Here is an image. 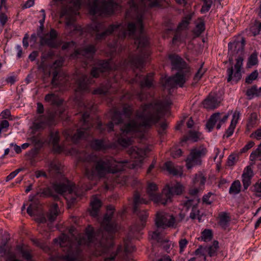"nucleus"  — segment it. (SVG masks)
Instances as JSON below:
<instances>
[{"instance_id":"obj_27","label":"nucleus","mask_w":261,"mask_h":261,"mask_svg":"<svg viewBox=\"0 0 261 261\" xmlns=\"http://www.w3.org/2000/svg\"><path fill=\"white\" fill-rule=\"evenodd\" d=\"M205 180L206 178L202 173L196 174L194 178L193 179V183L195 187L199 186V187H195L194 189H191L190 191V193L192 195H196L200 191L202 190Z\"/></svg>"},{"instance_id":"obj_11","label":"nucleus","mask_w":261,"mask_h":261,"mask_svg":"<svg viewBox=\"0 0 261 261\" xmlns=\"http://www.w3.org/2000/svg\"><path fill=\"white\" fill-rule=\"evenodd\" d=\"M206 153L207 149L203 146L192 149L186 160L187 168L190 169L194 166L200 165L201 163V158L205 156Z\"/></svg>"},{"instance_id":"obj_33","label":"nucleus","mask_w":261,"mask_h":261,"mask_svg":"<svg viewBox=\"0 0 261 261\" xmlns=\"http://www.w3.org/2000/svg\"><path fill=\"white\" fill-rule=\"evenodd\" d=\"M91 210L90 214L93 217H96L100 207L101 206V201L95 196H93L90 202Z\"/></svg>"},{"instance_id":"obj_58","label":"nucleus","mask_w":261,"mask_h":261,"mask_svg":"<svg viewBox=\"0 0 261 261\" xmlns=\"http://www.w3.org/2000/svg\"><path fill=\"white\" fill-rule=\"evenodd\" d=\"M236 125H234L233 124H232L230 123L229 126L226 130L225 133L223 136V137L224 138L226 137V138H228L229 137H230L233 133L234 129L236 127Z\"/></svg>"},{"instance_id":"obj_17","label":"nucleus","mask_w":261,"mask_h":261,"mask_svg":"<svg viewBox=\"0 0 261 261\" xmlns=\"http://www.w3.org/2000/svg\"><path fill=\"white\" fill-rule=\"evenodd\" d=\"M94 81L92 78L84 74L77 75L75 77L76 93L89 91V85Z\"/></svg>"},{"instance_id":"obj_26","label":"nucleus","mask_w":261,"mask_h":261,"mask_svg":"<svg viewBox=\"0 0 261 261\" xmlns=\"http://www.w3.org/2000/svg\"><path fill=\"white\" fill-rule=\"evenodd\" d=\"M171 198L169 191L165 187L161 194H156L154 196H153L151 200L155 203L165 205L171 201Z\"/></svg>"},{"instance_id":"obj_45","label":"nucleus","mask_w":261,"mask_h":261,"mask_svg":"<svg viewBox=\"0 0 261 261\" xmlns=\"http://www.w3.org/2000/svg\"><path fill=\"white\" fill-rule=\"evenodd\" d=\"M96 128L97 129L100 131V133H103V131L106 128L108 132H110L113 130L114 124L113 122H110L107 124L105 125V126H103L101 122H98L97 124V126H96Z\"/></svg>"},{"instance_id":"obj_63","label":"nucleus","mask_w":261,"mask_h":261,"mask_svg":"<svg viewBox=\"0 0 261 261\" xmlns=\"http://www.w3.org/2000/svg\"><path fill=\"white\" fill-rule=\"evenodd\" d=\"M168 127L167 122L164 121L160 124V128L159 130V133L161 135H164L165 134V130Z\"/></svg>"},{"instance_id":"obj_48","label":"nucleus","mask_w":261,"mask_h":261,"mask_svg":"<svg viewBox=\"0 0 261 261\" xmlns=\"http://www.w3.org/2000/svg\"><path fill=\"white\" fill-rule=\"evenodd\" d=\"M219 248V242L217 241H214L213 245L210 246L207 248V253L210 256H214L216 255L217 250Z\"/></svg>"},{"instance_id":"obj_59","label":"nucleus","mask_w":261,"mask_h":261,"mask_svg":"<svg viewBox=\"0 0 261 261\" xmlns=\"http://www.w3.org/2000/svg\"><path fill=\"white\" fill-rule=\"evenodd\" d=\"M37 206L35 203H31L27 208V212L31 216L35 215Z\"/></svg>"},{"instance_id":"obj_61","label":"nucleus","mask_w":261,"mask_h":261,"mask_svg":"<svg viewBox=\"0 0 261 261\" xmlns=\"http://www.w3.org/2000/svg\"><path fill=\"white\" fill-rule=\"evenodd\" d=\"M242 177L243 187L245 190H246L251 184V180L252 178L245 176H242Z\"/></svg>"},{"instance_id":"obj_35","label":"nucleus","mask_w":261,"mask_h":261,"mask_svg":"<svg viewBox=\"0 0 261 261\" xmlns=\"http://www.w3.org/2000/svg\"><path fill=\"white\" fill-rule=\"evenodd\" d=\"M45 101L49 102L52 105L60 106L63 101L59 96L54 93H49L45 96Z\"/></svg>"},{"instance_id":"obj_55","label":"nucleus","mask_w":261,"mask_h":261,"mask_svg":"<svg viewBox=\"0 0 261 261\" xmlns=\"http://www.w3.org/2000/svg\"><path fill=\"white\" fill-rule=\"evenodd\" d=\"M149 236L153 240H156L158 242H162V239L161 237V233L158 230L154 231L153 232H150L149 233Z\"/></svg>"},{"instance_id":"obj_52","label":"nucleus","mask_w":261,"mask_h":261,"mask_svg":"<svg viewBox=\"0 0 261 261\" xmlns=\"http://www.w3.org/2000/svg\"><path fill=\"white\" fill-rule=\"evenodd\" d=\"M250 160L251 161H261V148H257L254 151H252L250 155Z\"/></svg>"},{"instance_id":"obj_54","label":"nucleus","mask_w":261,"mask_h":261,"mask_svg":"<svg viewBox=\"0 0 261 261\" xmlns=\"http://www.w3.org/2000/svg\"><path fill=\"white\" fill-rule=\"evenodd\" d=\"M258 60L257 55L255 54H252L249 57L248 61V66L250 67L252 66L255 65L257 64Z\"/></svg>"},{"instance_id":"obj_20","label":"nucleus","mask_w":261,"mask_h":261,"mask_svg":"<svg viewBox=\"0 0 261 261\" xmlns=\"http://www.w3.org/2000/svg\"><path fill=\"white\" fill-rule=\"evenodd\" d=\"M96 51V46L93 44H89L85 46L83 48L75 50L71 55V58L75 59L83 57L87 58H92Z\"/></svg>"},{"instance_id":"obj_40","label":"nucleus","mask_w":261,"mask_h":261,"mask_svg":"<svg viewBox=\"0 0 261 261\" xmlns=\"http://www.w3.org/2000/svg\"><path fill=\"white\" fill-rule=\"evenodd\" d=\"M241 182L239 180L234 181L231 185L229 193L231 195H236L239 194L241 191Z\"/></svg>"},{"instance_id":"obj_12","label":"nucleus","mask_w":261,"mask_h":261,"mask_svg":"<svg viewBox=\"0 0 261 261\" xmlns=\"http://www.w3.org/2000/svg\"><path fill=\"white\" fill-rule=\"evenodd\" d=\"M155 224L158 228L165 229L175 227L176 221L172 215L164 211L158 212L156 214Z\"/></svg>"},{"instance_id":"obj_13","label":"nucleus","mask_w":261,"mask_h":261,"mask_svg":"<svg viewBox=\"0 0 261 261\" xmlns=\"http://www.w3.org/2000/svg\"><path fill=\"white\" fill-rule=\"evenodd\" d=\"M164 0H129V11L138 13L139 11L143 10L148 5L150 7H159ZM166 1V0H164Z\"/></svg>"},{"instance_id":"obj_23","label":"nucleus","mask_w":261,"mask_h":261,"mask_svg":"<svg viewBox=\"0 0 261 261\" xmlns=\"http://www.w3.org/2000/svg\"><path fill=\"white\" fill-rule=\"evenodd\" d=\"M69 77L63 74L58 76V72L56 70L53 73V77L51 84L54 87L61 86L67 87L69 85Z\"/></svg>"},{"instance_id":"obj_8","label":"nucleus","mask_w":261,"mask_h":261,"mask_svg":"<svg viewBox=\"0 0 261 261\" xmlns=\"http://www.w3.org/2000/svg\"><path fill=\"white\" fill-rule=\"evenodd\" d=\"M148 202V200L140 198L138 192H135L134 196L133 212L140 218L141 222V226L137 228H136V226H134L131 228V231L134 230L136 231H139L144 227L146 219L148 217V214L146 210L142 206V204H147Z\"/></svg>"},{"instance_id":"obj_25","label":"nucleus","mask_w":261,"mask_h":261,"mask_svg":"<svg viewBox=\"0 0 261 261\" xmlns=\"http://www.w3.org/2000/svg\"><path fill=\"white\" fill-rule=\"evenodd\" d=\"M60 141V136L58 132H51L50 133L49 141L53 145V150L55 152L61 153L63 151L65 148L64 145H60L59 142Z\"/></svg>"},{"instance_id":"obj_38","label":"nucleus","mask_w":261,"mask_h":261,"mask_svg":"<svg viewBox=\"0 0 261 261\" xmlns=\"http://www.w3.org/2000/svg\"><path fill=\"white\" fill-rule=\"evenodd\" d=\"M58 215V205L57 203H53L49 209L47 214V218L49 221H54Z\"/></svg>"},{"instance_id":"obj_37","label":"nucleus","mask_w":261,"mask_h":261,"mask_svg":"<svg viewBox=\"0 0 261 261\" xmlns=\"http://www.w3.org/2000/svg\"><path fill=\"white\" fill-rule=\"evenodd\" d=\"M37 195L40 197H53L55 199H58V196L53 194V190L51 188L47 187L43 189H40L39 191L37 192Z\"/></svg>"},{"instance_id":"obj_24","label":"nucleus","mask_w":261,"mask_h":261,"mask_svg":"<svg viewBox=\"0 0 261 261\" xmlns=\"http://www.w3.org/2000/svg\"><path fill=\"white\" fill-rule=\"evenodd\" d=\"M91 147L95 150H105L112 147V144L109 141L105 139H94L91 142Z\"/></svg>"},{"instance_id":"obj_32","label":"nucleus","mask_w":261,"mask_h":261,"mask_svg":"<svg viewBox=\"0 0 261 261\" xmlns=\"http://www.w3.org/2000/svg\"><path fill=\"white\" fill-rule=\"evenodd\" d=\"M220 101L215 96L210 95L208 97L205 99L203 102V107L206 109H214L218 106Z\"/></svg>"},{"instance_id":"obj_7","label":"nucleus","mask_w":261,"mask_h":261,"mask_svg":"<svg viewBox=\"0 0 261 261\" xmlns=\"http://www.w3.org/2000/svg\"><path fill=\"white\" fill-rule=\"evenodd\" d=\"M87 5L89 13L92 15H110L121 9V6L113 0H103L100 6L98 5V0H87Z\"/></svg>"},{"instance_id":"obj_15","label":"nucleus","mask_w":261,"mask_h":261,"mask_svg":"<svg viewBox=\"0 0 261 261\" xmlns=\"http://www.w3.org/2000/svg\"><path fill=\"white\" fill-rule=\"evenodd\" d=\"M58 32L54 29H51L49 32L40 37V43L41 45H47L53 48H57L61 43L57 40Z\"/></svg>"},{"instance_id":"obj_53","label":"nucleus","mask_w":261,"mask_h":261,"mask_svg":"<svg viewBox=\"0 0 261 261\" xmlns=\"http://www.w3.org/2000/svg\"><path fill=\"white\" fill-rule=\"evenodd\" d=\"M246 95L249 97L250 99L253 97L254 96L258 95V91L256 86H253L251 88L248 89L246 91Z\"/></svg>"},{"instance_id":"obj_39","label":"nucleus","mask_w":261,"mask_h":261,"mask_svg":"<svg viewBox=\"0 0 261 261\" xmlns=\"http://www.w3.org/2000/svg\"><path fill=\"white\" fill-rule=\"evenodd\" d=\"M16 250L21 254L23 258L29 261L31 260L32 256L29 249L24 248L23 245H19L17 246Z\"/></svg>"},{"instance_id":"obj_19","label":"nucleus","mask_w":261,"mask_h":261,"mask_svg":"<svg viewBox=\"0 0 261 261\" xmlns=\"http://www.w3.org/2000/svg\"><path fill=\"white\" fill-rule=\"evenodd\" d=\"M133 113V110L130 106H124L123 107L122 111L121 112L118 110L114 109L111 111V118L112 121L116 124H119L122 122V116L127 118H129Z\"/></svg>"},{"instance_id":"obj_18","label":"nucleus","mask_w":261,"mask_h":261,"mask_svg":"<svg viewBox=\"0 0 261 261\" xmlns=\"http://www.w3.org/2000/svg\"><path fill=\"white\" fill-rule=\"evenodd\" d=\"M243 58L239 57L237 59V62L234 65V71L233 67H231L227 70L228 75L227 82L231 81L238 82L242 77L241 68L243 65Z\"/></svg>"},{"instance_id":"obj_6","label":"nucleus","mask_w":261,"mask_h":261,"mask_svg":"<svg viewBox=\"0 0 261 261\" xmlns=\"http://www.w3.org/2000/svg\"><path fill=\"white\" fill-rule=\"evenodd\" d=\"M169 58L171 61L172 69L177 70L176 73L168 77L163 84L165 88L171 89L177 85L182 87L185 83L187 74L190 69L187 63L177 55H170Z\"/></svg>"},{"instance_id":"obj_5","label":"nucleus","mask_w":261,"mask_h":261,"mask_svg":"<svg viewBox=\"0 0 261 261\" xmlns=\"http://www.w3.org/2000/svg\"><path fill=\"white\" fill-rule=\"evenodd\" d=\"M78 106L80 109V112L84 111L81 120L82 123L80 128L77 129L76 133L73 134V131L70 129L65 130L63 135L66 141L72 143H77L80 140L86 139L90 135L89 129L93 126V120L90 116V111L93 107L92 102H88L84 100L79 102Z\"/></svg>"},{"instance_id":"obj_34","label":"nucleus","mask_w":261,"mask_h":261,"mask_svg":"<svg viewBox=\"0 0 261 261\" xmlns=\"http://www.w3.org/2000/svg\"><path fill=\"white\" fill-rule=\"evenodd\" d=\"M165 188L169 191V193L170 194L171 197L173 195L181 194L184 190V187L179 182L176 183L171 187H170L169 185H167Z\"/></svg>"},{"instance_id":"obj_21","label":"nucleus","mask_w":261,"mask_h":261,"mask_svg":"<svg viewBox=\"0 0 261 261\" xmlns=\"http://www.w3.org/2000/svg\"><path fill=\"white\" fill-rule=\"evenodd\" d=\"M48 171L49 177L55 179L62 178L63 175V166L58 161L54 160L48 164Z\"/></svg>"},{"instance_id":"obj_41","label":"nucleus","mask_w":261,"mask_h":261,"mask_svg":"<svg viewBox=\"0 0 261 261\" xmlns=\"http://www.w3.org/2000/svg\"><path fill=\"white\" fill-rule=\"evenodd\" d=\"M195 255L196 256L191 258L188 261H205L206 256L202 252V248L199 247L195 251Z\"/></svg>"},{"instance_id":"obj_46","label":"nucleus","mask_w":261,"mask_h":261,"mask_svg":"<svg viewBox=\"0 0 261 261\" xmlns=\"http://www.w3.org/2000/svg\"><path fill=\"white\" fill-rule=\"evenodd\" d=\"M192 18V15L188 14L183 18L181 22L178 25V30H181L186 29L188 28L190 21Z\"/></svg>"},{"instance_id":"obj_14","label":"nucleus","mask_w":261,"mask_h":261,"mask_svg":"<svg viewBox=\"0 0 261 261\" xmlns=\"http://www.w3.org/2000/svg\"><path fill=\"white\" fill-rule=\"evenodd\" d=\"M153 74L149 73L146 76L137 74L136 77L133 80V83H138L141 88V91L136 94L137 97L142 101L146 98L142 94L143 89L145 87L150 88L152 86Z\"/></svg>"},{"instance_id":"obj_49","label":"nucleus","mask_w":261,"mask_h":261,"mask_svg":"<svg viewBox=\"0 0 261 261\" xmlns=\"http://www.w3.org/2000/svg\"><path fill=\"white\" fill-rule=\"evenodd\" d=\"M204 63H201L200 67L195 73L194 80L196 82L199 81L206 71V69L203 67Z\"/></svg>"},{"instance_id":"obj_44","label":"nucleus","mask_w":261,"mask_h":261,"mask_svg":"<svg viewBox=\"0 0 261 261\" xmlns=\"http://www.w3.org/2000/svg\"><path fill=\"white\" fill-rule=\"evenodd\" d=\"M199 137V133L196 132L190 131L189 134L187 136H185L182 140V142H186L188 140H191L193 142H196L198 141Z\"/></svg>"},{"instance_id":"obj_30","label":"nucleus","mask_w":261,"mask_h":261,"mask_svg":"<svg viewBox=\"0 0 261 261\" xmlns=\"http://www.w3.org/2000/svg\"><path fill=\"white\" fill-rule=\"evenodd\" d=\"M53 188L58 194H62L65 192L72 193L74 189V185H72L68 181L67 185L54 184Z\"/></svg>"},{"instance_id":"obj_1","label":"nucleus","mask_w":261,"mask_h":261,"mask_svg":"<svg viewBox=\"0 0 261 261\" xmlns=\"http://www.w3.org/2000/svg\"><path fill=\"white\" fill-rule=\"evenodd\" d=\"M114 207L110 205L107 206V212L103 217L101 226L107 233L108 237H105L104 232H102V237L98 241L94 236L93 228L89 225L85 230V233L80 234L77 237L74 236L73 232L74 228L71 227L69 233L72 240L69 236L62 234L58 240L55 239V242H58L63 251L65 252L64 255L60 256L61 259L64 261H81L82 258V246L86 245L90 248H93L97 253L102 255L108 254L104 257V261H133L130 252L135 250V247L128 245L125 241L124 250L122 251L121 246L118 247L116 252H111V247L113 246V234L117 230L118 225L112 221L114 213Z\"/></svg>"},{"instance_id":"obj_60","label":"nucleus","mask_w":261,"mask_h":261,"mask_svg":"<svg viewBox=\"0 0 261 261\" xmlns=\"http://www.w3.org/2000/svg\"><path fill=\"white\" fill-rule=\"evenodd\" d=\"M188 241L186 239H181L179 241V246L180 252L181 253L184 251L185 248L187 247Z\"/></svg>"},{"instance_id":"obj_29","label":"nucleus","mask_w":261,"mask_h":261,"mask_svg":"<svg viewBox=\"0 0 261 261\" xmlns=\"http://www.w3.org/2000/svg\"><path fill=\"white\" fill-rule=\"evenodd\" d=\"M115 86H112L110 82H107L105 84H102L100 87L95 89L93 93L94 94H99L101 95H106L108 93H112L116 92Z\"/></svg>"},{"instance_id":"obj_2","label":"nucleus","mask_w":261,"mask_h":261,"mask_svg":"<svg viewBox=\"0 0 261 261\" xmlns=\"http://www.w3.org/2000/svg\"><path fill=\"white\" fill-rule=\"evenodd\" d=\"M142 20V16L139 15L135 23H128L126 30L122 23L112 24L106 29L104 23L93 22L88 28L89 31L95 34V39L97 41L105 39L113 33L117 34V39L112 45L114 48H116L118 43H120V41L127 36L134 39L135 43L137 45L139 54L136 56L129 57L128 61H125L124 64L133 68L141 69L150 54L149 41L144 33Z\"/></svg>"},{"instance_id":"obj_62","label":"nucleus","mask_w":261,"mask_h":261,"mask_svg":"<svg viewBox=\"0 0 261 261\" xmlns=\"http://www.w3.org/2000/svg\"><path fill=\"white\" fill-rule=\"evenodd\" d=\"M237 156L236 154H230L227 159V165L229 166H233L237 160Z\"/></svg>"},{"instance_id":"obj_4","label":"nucleus","mask_w":261,"mask_h":261,"mask_svg":"<svg viewBox=\"0 0 261 261\" xmlns=\"http://www.w3.org/2000/svg\"><path fill=\"white\" fill-rule=\"evenodd\" d=\"M79 158L83 162H94L91 168H86L85 169V175L90 180L101 178L107 174L121 171L128 164L127 160L117 161L113 157L109 156L95 160V155L84 153L83 157L80 155Z\"/></svg>"},{"instance_id":"obj_31","label":"nucleus","mask_w":261,"mask_h":261,"mask_svg":"<svg viewBox=\"0 0 261 261\" xmlns=\"http://www.w3.org/2000/svg\"><path fill=\"white\" fill-rule=\"evenodd\" d=\"M165 169L171 174L181 176L182 174V168L180 166H175L170 161L167 162L164 165Z\"/></svg>"},{"instance_id":"obj_16","label":"nucleus","mask_w":261,"mask_h":261,"mask_svg":"<svg viewBox=\"0 0 261 261\" xmlns=\"http://www.w3.org/2000/svg\"><path fill=\"white\" fill-rule=\"evenodd\" d=\"M228 118V115H223L222 113H216L213 114L206 124V128L208 132H211L214 125L217 123L216 128L219 129L222 124L224 123Z\"/></svg>"},{"instance_id":"obj_9","label":"nucleus","mask_w":261,"mask_h":261,"mask_svg":"<svg viewBox=\"0 0 261 261\" xmlns=\"http://www.w3.org/2000/svg\"><path fill=\"white\" fill-rule=\"evenodd\" d=\"M74 10L67 8H63L60 13V17H65L66 28V29H72L73 31L80 30L81 27H77L75 24V16L79 14L77 12L81 5V0H72Z\"/></svg>"},{"instance_id":"obj_42","label":"nucleus","mask_w":261,"mask_h":261,"mask_svg":"<svg viewBox=\"0 0 261 261\" xmlns=\"http://www.w3.org/2000/svg\"><path fill=\"white\" fill-rule=\"evenodd\" d=\"M219 225L223 228H225L228 224V222L230 221V218L228 216L227 214L225 212L221 213L219 215Z\"/></svg>"},{"instance_id":"obj_3","label":"nucleus","mask_w":261,"mask_h":261,"mask_svg":"<svg viewBox=\"0 0 261 261\" xmlns=\"http://www.w3.org/2000/svg\"><path fill=\"white\" fill-rule=\"evenodd\" d=\"M167 107L162 100L142 105L135 112V118L121 128L117 142L123 147L132 143L131 134L142 132L156 124L164 116Z\"/></svg>"},{"instance_id":"obj_50","label":"nucleus","mask_w":261,"mask_h":261,"mask_svg":"<svg viewBox=\"0 0 261 261\" xmlns=\"http://www.w3.org/2000/svg\"><path fill=\"white\" fill-rule=\"evenodd\" d=\"M158 190L157 185L153 183H150L148 184L147 189V192L149 195L150 199L154 196L156 193V191Z\"/></svg>"},{"instance_id":"obj_47","label":"nucleus","mask_w":261,"mask_h":261,"mask_svg":"<svg viewBox=\"0 0 261 261\" xmlns=\"http://www.w3.org/2000/svg\"><path fill=\"white\" fill-rule=\"evenodd\" d=\"M213 237L212 231L210 229H205L201 232V236L199 240L204 242H208L211 241Z\"/></svg>"},{"instance_id":"obj_10","label":"nucleus","mask_w":261,"mask_h":261,"mask_svg":"<svg viewBox=\"0 0 261 261\" xmlns=\"http://www.w3.org/2000/svg\"><path fill=\"white\" fill-rule=\"evenodd\" d=\"M151 149L149 146L139 147L138 146H132L128 149L127 152L132 159L136 160L128 165V167L136 169L141 167L142 161L145 158L147 153L149 152Z\"/></svg>"},{"instance_id":"obj_64","label":"nucleus","mask_w":261,"mask_h":261,"mask_svg":"<svg viewBox=\"0 0 261 261\" xmlns=\"http://www.w3.org/2000/svg\"><path fill=\"white\" fill-rule=\"evenodd\" d=\"M240 116V113L238 111H235L233 114L232 119L230 123L236 125L239 119Z\"/></svg>"},{"instance_id":"obj_43","label":"nucleus","mask_w":261,"mask_h":261,"mask_svg":"<svg viewBox=\"0 0 261 261\" xmlns=\"http://www.w3.org/2000/svg\"><path fill=\"white\" fill-rule=\"evenodd\" d=\"M204 30V21L202 18H199L196 24L195 28L194 30V33L197 36H199Z\"/></svg>"},{"instance_id":"obj_36","label":"nucleus","mask_w":261,"mask_h":261,"mask_svg":"<svg viewBox=\"0 0 261 261\" xmlns=\"http://www.w3.org/2000/svg\"><path fill=\"white\" fill-rule=\"evenodd\" d=\"M245 42L244 39L242 38L240 41H234L229 43L228 45L229 51L237 50V53L239 51H242L245 45Z\"/></svg>"},{"instance_id":"obj_56","label":"nucleus","mask_w":261,"mask_h":261,"mask_svg":"<svg viewBox=\"0 0 261 261\" xmlns=\"http://www.w3.org/2000/svg\"><path fill=\"white\" fill-rule=\"evenodd\" d=\"M253 175L254 174L251 167L250 166H248L245 168L242 176L252 178Z\"/></svg>"},{"instance_id":"obj_51","label":"nucleus","mask_w":261,"mask_h":261,"mask_svg":"<svg viewBox=\"0 0 261 261\" xmlns=\"http://www.w3.org/2000/svg\"><path fill=\"white\" fill-rule=\"evenodd\" d=\"M257 119V116L256 113H252L250 114L247 126L248 128L253 127L256 124V121Z\"/></svg>"},{"instance_id":"obj_28","label":"nucleus","mask_w":261,"mask_h":261,"mask_svg":"<svg viewBox=\"0 0 261 261\" xmlns=\"http://www.w3.org/2000/svg\"><path fill=\"white\" fill-rule=\"evenodd\" d=\"M110 68V63L107 61H100L97 66L92 68L91 71V74L93 77H97L99 74L105 72Z\"/></svg>"},{"instance_id":"obj_57","label":"nucleus","mask_w":261,"mask_h":261,"mask_svg":"<svg viewBox=\"0 0 261 261\" xmlns=\"http://www.w3.org/2000/svg\"><path fill=\"white\" fill-rule=\"evenodd\" d=\"M258 75V74L257 70L253 71L246 78V82L248 84L251 83L253 81L256 79Z\"/></svg>"},{"instance_id":"obj_22","label":"nucleus","mask_w":261,"mask_h":261,"mask_svg":"<svg viewBox=\"0 0 261 261\" xmlns=\"http://www.w3.org/2000/svg\"><path fill=\"white\" fill-rule=\"evenodd\" d=\"M37 122L34 123V127L36 129H43L46 126L53 124L54 118L51 115L49 116L41 115L37 118Z\"/></svg>"}]
</instances>
